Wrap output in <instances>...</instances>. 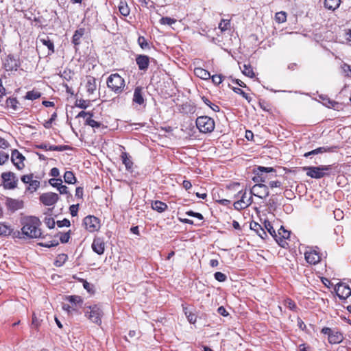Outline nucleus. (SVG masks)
Returning <instances> with one entry per match:
<instances>
[{"instance_id":"obj_6","label":"nucleus","mask_w":351,"mask_h":351,"mask_svg":"<svg viewBox=\"0 0 351 351\" xmlns=\"http://www.w3.org/2000/svg\"><path fill=\"white\" fill-rule=\"evenodd\" d=\"M1 178L3 181V187L5 189H14L17 187L18 178L13 172H3L1 174Z\"/></svg>"},{"instance_id":"obj_35","label":"nucleus","mask_w":351,"mask_h":351,"mask_svg":"<svg viewBox=\"0 0 351 351\" xmlns=\"http://www.w3.org/2000/svg\"><path fill=\"white\" fill-rule=\"evenodd\" d=\"M287 14L284 11H280L276 13L275 20L278 23H282L287 21Z\"/></svg>"},{"instance_id":"obj_62","label":"nucleus","mask_w":351,"mask_h":351,"mask_svg":"<svg viewBox=\"0 0 351 351\" xmlns=\"http://www.w3.org/2000/svg\"><path fill=\"white\" fill-rule=\"evenodd\" d=\"M297 325L302 330H306V326L300 317L297 318Z\"/></svg>"},{"instance_id":"obj_63","label":"nucleus","mask_w":351,"mask_h":351,"mask_svg":"<svg viewBox=\"0 0 351 351\" xmlns=\"http://www.w3.org/2000/svg\"><path fill=\"white\" fill-rule=\"evenodd\" d=\"M70 213L73 217H75L77 215L78 212V204L77 205H71L69 208Z\"/></svg>"},{"instance_id":"obj_10","label":"nucleus","mask_w":351,"mask_h":351,"mask_svg":"<svg viewBox=\"0 0 351 351\" xmlns=\"http://www.w3.org/2000/svg\"><path fill=\"white\" fill-rule=\"evenodd\" d=\"M84 224L85 226L86 229L90 232H93L99 230V219L92 215L86 216L84 219Z\"/></svg>"},{"instance_id":"obj_49","label":"nucleus","mask_w":351,"mask_h":351,"mask_svg":"<svg viewBox=\"0 0 351 351\" xmlns=\"http://www.w3.org/2000/svg\"><path fill=\"white\" fill-rule=\"evenodd\" d=\"M69 149V146L67 145H51L49 147V149L50 151H58V152H63Z\"/></svg>"},{"instance_id":"obj_11","label":"nucleus","mask_w":351,"mask_h":351,"mask_svg":"<svg viewBox=\"0 0 351 351\" xmlns=\"http://www.w3.org/2000/svg\"><path fill=\"white\" fill-rule=\"evenodd\" d=\"M58 199V195L52 192L45 193L40 196V201L46 206H52L55 204Z\"/></svg>"},{"instance_id":"obj_21","label":"nucleus","mask_w":351,"mask_h":351,"mask_svg":"<svg viewBox=\"0 0 351 351\" xmlns=\"http://www.w3.org/2000/svg\"><path fill=\"white\" fill-rule=\"evenodd\" d=\"M136 64L140 70H147L149 63V58L145 55H138L136 58Z\"/></svg>"},{"instance_id":"obj_37","label":"nucleus","mask_w":351,"mask_h":351,"mask_svg":"<svg viewBox=\"0 0 351 351\" xmlns=\"http://www.w3.org/2000/svg\"><path fill=\"white\" fill-rule=\"evenodd\" d=\"M278 239L280 241V239L285 241V239H288L290 236V232L286 230L283 227H281L278 230Z\"/></svg>"},{"instance_id":"obj_7","label":"nucleus","mask_w":351,"mask_h":351,"mask_svg":"<svg viewBox=\"0 0 351 351\" xmlns=\"http://www.w3.org/2000/svg\"><path fill=\"white\" fill-rule=\"evenodd\" d=\"M257 176L254 177L253 181L255 182H266L268 180L267 176L264 173H271V176H276V171L273 167H265L259 166L257 168Z\"/></svg>"},{"instance_id":"obj_2","label":"nucleus","mask_w":351,"mask_h":351,"mask_svg":"<svg viewBox=\"0 0 351 351\" xmlns=\"http://www.w3.org/2000/svg\"><path fill=\"white\" fill-rule=\"evenodd\" d=\"M332 165H319L317 167H303L302 170L306 171V176L315 179H320L330 175Z\"/></svg>"},{"instance_id":"obj_17","label":"nucleus","mask_w":351,"mask_h":351,"mask_svg":"<svg viewBox=\"0 0 351 351\" xmlns=\"http://www.w3.org/2000/svg\"><path fill=\"white\" fill-rule=\"evenodd\" d=\"M264 226L267 231L275 239L279 245L282 247H285L286 245H288L286 241H284L281 239H280V241L278 239V235L276 234L275 230L269 221H265Z\"/></svg>"},{"instance_id":"obj_64","label":"nucleus","mask_w":351,"mask_h":351,"mask_svg":"<svg viewBox=\"0 0 351 351\" xmlns=\"http://www.w3.org/2000/svg\"><path fill=\"white\" fill-rule=\"evenodd\" d=\"M70 239V234L69 232L62 234L60 238V241L62 243H67Z\"/></svg>"},{"instance_id":"obj_48","label":"nucleus","mask_w":351,"mask_h":351,"mask_svg":"<svg viewBox=\"0 0 351 351\" xmlns=\"http://www.w3.org/2000/svg\"><path fill=\"white\" fill-rule=\"evenodd\" d=\"M49 183L58 189V187L62 184V180L60 178H51L49 180Z\"/></svg>"},{"instance_id":"obj_47","label":"nucleus","mask_w":351,"mask_h":351,"mask_svg":"<svg viewBox=\"0 0 351 351\" xmlns=\"http://www.w3.org/2000/svg\"><path fill=\"white\" fill-rule=\"evenodd\" d=\"M233 90L234 93L242 95L243 97H244L246 100L248 101V102L251 101V97H250L247 93H245L242 89L234 87L233 88Z\"/></svg>"},{"instance_id":"obj_29","label":"nucleus","mask_w":351,"mask_h":351,"mask_svg":"<svg viewBox=\"0 0 351 351\" xmlns=\"http://www.w3.org/2000/svg\"><path fill=\"white\" fill-rule=\"evenodd\" d=\"M241 69L242 73L245 75H246L250 78H253L255 76V73L253 71V69L250 64H243V69L241 67Z\"/></svg>"},{"instance_id":"obj_43","label":"nucleus","mask_w":351,"mask_h":351,"mask_svg":"<svg viewBox=\"0 0 351 351\" xmlns=\"http://www.w3.org/2000/svg\"><path fill=\"white\" fill-rule=\"evenodd\" d=\"M93 117H88L86 120V124L92 127V128H99L101 126V123L96 121L95 120L92 119Z\"/></svg>"},{"instance_id":"obj_20","label":"nucleus","mask_w":351,"mask_h":351,"mask_svg":"<svg viewBox=\"0 0 351 351\" xmlns=\"http://www.w3.org/2000/svg\"><path fill=\"white\" fill-rule=\"evenodd\" d=\"M132 101L138 105H143L145 103V99L143 97V88L137 86L135 88L133 95Z\"/></svg>"},{"instance_id":"obj_31","label":"nucleus","mask_w":351,"mask_h":351,"mask_svg":"<svg viewBox=\"0 0 351 351\" xmlns=\"http://www.w3.org/2000/svg\"><path fill=\"white\" fill-rule=\"evenodd\" d=\"M64 182L67 184H74L76 182V178L73 173L70 171H67L64 174Z\"/></svg>"},{"instance_id":"obj_16","label":"nucleus","mask_w":351,"mask_h":351,"mask_svg":"<svg viewBox=\"0 0 351 351\" xmlns=\"http://www.w3.org/2000/svg\"><path fill=\"white\" fill-rule=\"evenodd\" d=\"M11 160L18 169H22L25 167L23 163L25 157L18 150L12 151Z\"/></svg>"},{"instance_id":"obj_34","label":"nucleus","mask_w":351,"mask_h":351,"mask_svg":"<svg viewBox=\"0 0 351 351\" xmlns=\"http://www.w3.org/2000/svg\"><path fill=\"white\" fill-rule=\"evenodd\" d=\"M19 101L16 98H8L6 100V106L13 110H18Z\"/></svg>"},{"instance_id":"obj_39","label":"nucleus","mask_w":351,"mask_h":351,"mask_svg":"<svg viewBox=\"0 0 351 351\" xmlns=\"http://www.w3.org/2000/svg\"><path fill=\"white\" fill-rule=\"evenodd\" d=\"M38 315H39V316H40V312L38 313V312L34 311L32 313V324L34 325L36 328H38L40 326V322L42 321V319L40 317H37Z\"/></svg>"},{"instance_id":"obj_9","label":"nucleus","mask_w":351,"mask_h":351,"mask_svg":"<svg viewBox=\"0 0 351 351\" xmlns=\"http://www.w3.org/2000/svg\"><path fill=\"white\" fill-rule=\"evenodd\" d=\"M250 194L263 199L269 196V191L268 186L264 184H255L250 191Z\"/></svg>"},{"instance_id":"obj_61","label":"nucleus","mask_w":351,"mask_h":351,"mask_svg":"<svg viewBox=\"0 0 351 351\" xmlns=\"http://www.w3.org/2000/svg\"><path fill=\"white\" fill-rule=\"evenodd\" d=\"M33 174L23 176L21 181L25 184H29L33 180Z\"/></svg>"},{"instance_id":"obj_46","label":"nucleus","mask_w":351,"mask_h":351,"mask_svg":"<svg viewBox=\"0 0 351 351\" xmlns=\"http://www.w3.org/2000/svg\"><path fill=\"white\" fill-rule=\"evenodd\" d=\"M40 186V182L36 180H32L29 183L28 190H31L32 192L36 191Z\"/></svg>"},{"instance_id":"obj_22","label":"nucleus","mask_w":351,"mask_h":351,"mask_svg":"<svg viewBox=\"0 0 351 351\" xmlns=\"http://www.w3.org/2000/svg\"><path fill=\"white\" fill-rule=\"evenodd\" d=\"M250 229L256 232L261 238L264 239L265 237H267V235L266 231L265 230L264 228H262V226L259 223L255 221H252L250 223Z\"/></svg>"},{"instance_id":"obj_12","label":"nucleus","mask_w":351,"mask_h":351,"mask_svg":"<svg viewBox=\"0 0 351 351\" xmlns=\"http://www.w3.org/2000/svg\"><path fill=\"white\" fill-rule=\"evenodd\" d=\"M305 259L309 264L315 265L321 261L319 253L315 249L310 248L304 253Z\"/></svg>"},{"instance_id":"obj_40","label":"nucleus","mask_w":351,"mask_h":351,"mask_svg":"<svg viewBox=\"0 0 351 351\" xmlns=\"http://www.w3.org/2000/svg\"><path fill=\"white\" fill-rule=\"evenodd\" d=\"M185 315L191 324H194L197 319V315L192 313L191 311H189V308H185Z\"/></svg>"},{"instance_id":"obj_55","label":"nucleus","mask_w":351,"mask_h":351,"mask_svg":"<svg viewBox=\"0 0 351 351\" xmlns=\"http://www.w3.org/2000/svg\"><path fill=\"white\" fill-rule=\"evenodd\" d=\"M10 234V230L5 225H0V236H7Z\"/></svg>"},{"instance_id":"obj_36","label":"nucleus","mask_w":351,"mask_h":351,"mask_svg":"<svg viewBox=\"0 0 351 351\" xmlns=\"http://www.w3.org/2000/svg\"><path fill=\"white\" fill-rule=\"evenodd\" d=\"M119 10L120 13L124 16H126L130 14V9L128 5L123 2H120L119 5Z\"/></svg>"},{"instance_id":"obj_38","label":"nucleus","mask_w":351,"mask_h":351,"mask_svg":"<svg viewBox=\"0 0 351 351\" xmlns=\"http://www.w3.org/2000/svg\"><path fill=\"white\" fill-rule=\"evenodd\" d=\"M219 28L220 29L221 32H223L230 28V20L223 19L219 24Z\"/></svg>"},{"instance_id":"obj_53","label":"nucleus","mask_w":351,"mask_h":351,"mask_svg":"<svg viewBox=\"0 0 351 351\" xmlns=\"http://www.w3.org/2000/svg\"><path fill=\"white\" fill-rule=\"evenodd\" d=\"M138 43L142 49H146L149 45L146 39L143 36H139L138 38Z\"/></svg>"},{"instance_id":"obj_23","label":"nucleus","mask_w":351,"mask_h":351,"mask_svg":"<svg viewBox=\"0 0 351 351\" xmlns=\"http://www.w3.org/2000/svg\"><path fill=\"white\" fill-rule=\"evenodd\" d=\"M86 88L88 95H93L95 93L97 88V84L96 80L94 77L89 76L87 77Z\"/></svg>"},{"instance_id":"obj_25","label":"nucleus","mask_w":351,"mask_h":351,"mask_svg":"<svg viewBox=\"0 0 351 351\" xmlns=\"http://www.w3.org/2000/svg\"><path fill=\"white\" fill-rule=\"evenodd\" d=\"M341 4V0H324V8L328 10L335 11Z\"/></svg>"},{"instance_id":"obj_28","label":"nucleus","mask_w":351,"mask_h":351,"mask_svg":"<svg viewBox=\"0 0 351 351\" xmlns=\"http://www.w3.org/2000/svg\"><path fill=\"white\" fill-rule=\"evenodd\" d=\"M152 208L159 213H162L167 210V205L162 202L156 200L152 202Z\"/></svg>"},{"instance_id":"obj_57","label":"nucleus","mask_w":351,"mask_h":351,"mask_svg":"<svg viewBox=\"0 0 351 351\" xmlns=\"http://www.w3.org/2000/svg\"><path fill=\"white\" fill-rule=\"evenodd\" d=\"M58 244H59V243L56 240H52V241H48V242H46L44 243H40V245L42 246L46 247H55V246H57Z\"/></svg>"},{"instance_id":"obj_44","label":"nucleus","mask_w":351,"mask_h":351,"mask_svg":"<svg viewBox=\"0 0 351 351\" xmlns=\"http://www.w3.org/2000/svg\"><path fill=\"white\" fill-rule=\"evenodd\" d=\"M67 256L64 254H60L58 256L57 260L55 262V265L57 267H60L62 265V264L66 261Z\"/></svg>"},{"instance_id":"obj_41","label":"nucleus","mask_w":351,"mask_h":351,"mask_svg":"<svg viewBox=\"0 0 351 351\" xmlns=\"http://www.w3.org/2000/svg\"><path fill=\"white\" fill-rule=\"evenodd\" d=\"M90 104L89 100L79 99L76 101L75 105L80 108L86 109Z\"/></svg>"},{"instance_id":"obj_52","label":"nucleus","mask_w":351,"mask_h":351,"mask_svg":"<svg viewBox=\"0 0 351 351\" xmlns=\"http://www.w3.org/2000/svg\"><path fill=\"white\" fill-rule=\"evenodd\" d=\"M213 82L215 84L219 85L222 82V80L223 79V76L221 75H213V76H210Z\"/></svg>"},{"instance_id":"obj_58","label":"nucleus","mask_w":351,"mask_h":351,"mask_svg":"<svg viewBox=\"0 0 351 351\" xmlns=\"http://www.w3.org/2000/svg\"><path fill=\"white\" fill-rule=\"evenodd\" d=\"M57 225L59 228H62V227H69L71 223H70V221L67 219H64L62 221H57Z\"/></svg>"},{"instance_id":"obj_1","label":"nucleus","mask_w":351,"mask_h":351,"mask_svg":"<svg viewBox=\"0 0 351 351\" xmlns=\"http://www.w3.org/2000/svg\"><path fill=\"white\" fill-rule=\"evenodd\" d=\"M40 221L36 217L27 218L23 223L21 231L23 235L28 238L36 239L41 237V230L39 228Z\"/></svg>"},{"instance_id":"obj_26","label":"nucleus","mask_w":351,"mask_h":351,"mask_svg":"<svg viewBox=\"0 0 351 351\" xmlns=\"http://www.w3.org/2000/svg\"><path fill=\"white\" fill-rule=\"evenodd\" d=\"M194 73L197 77L202 80H208L210 78V73L201 67L195 68L194 69Z\"/></svg>"},{"instance_id":"obj_33","label":"nucleus","mask_w":351,"mask_h":351,"mask_svg":"<svg viewBox=\"0 0 351 351\" xmlns=\"http://www.w3.org/2000/svg\"><path fill=\"white\" fill-rule=\"evenodd\" d=\"M41 97V93L37 90H32L27 92L25 99L28 100H35Z\"/></svg>"},{"instance_id":"obj_54","label":"nucleus","mask_w":351,"mask_h":351,"mask_svg":"<svg viewBox=\"0 0 351 351\" xmlns=\"http://www.w3.org/2000/svg\"><path fill=\"white\" fill-rule=\"evenodd\" d=\"M45 223L47 225V226L50 229L53 228L56 225L54 219L51 217H46L45 219Z\"/></svg>"},{"instance_id":"obj_14","label":"nucleus","mask_w":351,"mask_h":351,"mask_svg":"<svg viewBox=\"0 0 351 351\" xmlns=\"http://www.w3.org/2000/svg\"><path fill=\"white\" fill-rule=\"evenodd\" d=\"M335 290L340 299H346L351 295V289L349 286L342 283L337 284Z\"/></svg>"},{"instance_id":"obj_56","label":"nucleus","mask_w":351,"mask_h":351,"mask_svg":"<svg viewBox=\"0 0 351 351\" xmlns=\"http://www.w3.org/2000/svg\"><path fill=\"white\" fill-rule=\"evenodd\" d=\"M67 298H68L69 301H70L71 303H73L75 304H77L82 302L81 298L77 295L69 296Z\"/></svg>"},{"instance_id":"obj_27","label":"nucleus","mask_w":351,"mask_h":351,"mask_svg":"<svg viewBox=\"0 0 351 351\" xmlns=\"http://www.w3.org/2000/svg\"><path fill=\"white\" fill-rule=\"evenodd\" d=\"M40 43L43 45L46 46L49 49L48 55L54 53V45L53 43L49 38L48 36L40 38L39 39Z\"/></svg>"},{"instance_id":"obj_60","label":"nucleus","mask_w":351,"mask_h":351,"mask_svg":"<svg viewBox=\"0 0 351 351\" xmlns=\"http://www.w3.org/2000/svg\"><path fill=\"white\" fill-rule=\"evenodd\" d=\"M343 73L347 76H351V66L347 64H343L341 66Z\"/></svg>"},{"instance_id":"obj_32","label":"nucleus","mask_w":351,"mask_h":351,"mask_svg":"<svg viewBox=\"0 0 351 351\" xmlns=\"http://www.w3.org/2000/svg\"><path fill=\"white\" fill-rule=\"evenodd\" d=\"M121 159H122L123 164H124L125 166V168L127 169H131L132 167V165H133V162L129 158L127 153H125V152L122 153Z\"/></svg>"},{"instance_id":"obj_15","label":"nucleus","mask_w":351,"mask_h":351,"mask_svg":"<svg viewBox=\"0 0 351 351\" xmlns=\"http://www.w3.org/2000/svg\"><path fill=\"white\" fill-rule=\"evenodd\" d=\"M7 208L12 212L20 210L23 208L24 203L22 200L7 197L5 200Z\"/></svg>"},{"instance_id":"obj_59","label":"nucleus","mask_w":351,"mask_h":351,"mask_svg":"<svg viewBox=\"0 0 351 351\" xmlns=\"http://www.w3.org/2000/svg\"><path fill=\"white\" fill-rule=\"evenodd\" d=\"M9 158L8 154L5 152H0V165H3Z\"/></svg>"},{"instance_id":"obj_5","label":"nucleus","mask_w":351,"mask_h":351,"mask_svg":"<svg viewBox=\"0 0 351 351\" xmlns=\"http://www.w3.org/2000/svg\"><path fill=\"white\" fill-rule=\"evenodd\" d=\"M321 332L327 335L328 341L331 344L340 343L344 339L343 333L335 328L324 327Z\"/></svg>"},{"instance_id":"obj_13","label":"nucleus","mask_w":351,"mask_h":351,"mask_svg":"<svg viewBox=\"0 0 351 351\" xmlns=\"http://www.w3.org/2000/svg\"><path fill=\"white\" fill-rule=\"evenodd\" d=\"M20 66L19 59L12 55H8L4 62V68L6 71H16Z\"/></svg>"},{"instance_id":"obj_24","label":"nucleus","mask_w":351,"mask_h":351,"mask_svg":"<svg viewBox=\"0 0 351 351\" xmlns=\"http://www.w3.org/2000/svg\"><path fill=\"white\" fill-rule=\"evenodd\" d=\"M336 149V147H321L314 150L305 153L304 156L308 157L311 155L318 154L326 152H333Z\"/></svg>"},{"instance_id":"obj_51","label":"nucleus","mask_w":351,"mask_h":351,"mask_svg":"<svg viewBox=\"0 0 351 351\" xmlns=\"http://www.w3.org/2000/svg\"><path fill=\"white\" fill-rule=\"evenodd\" d=\"M215 278L219 282H224L227 279V276L223 273L217 271L214 274Z\"/></svg>"},{"instance_id":"obj_4","label":"nucleus","mask_w":351,"mask_h":351,"mask_svg":"<svg viewBox=\"0 0 351 351\" xmlns=\"http://www.w3.org/2000/svg\"><path fill=\"white\" fill-rule=\"evenodd\" d=\"M195 124L202 133H210L215 129L214 120L208 116H200L196 119Z\"/></svg>"},{"instance_id":"obj_19","label":"nucleus","mask_w":351,"mask_h":351,"mask_svg":"<svg viewBox=\"0 0 351 351\" xmlns=\"http://www.w3.org/2000/svg\"><path fill=\"white\" fill-rule=\"evenodd\" d=\"M90 311L87 312L88 314V318L94 323L100 324L101 322V308H90Z\"/></svg>"},{"instance_id":"obj_50","label":"nucleus","mask_w":351,"mask_h":351,"mask_svg":"<svg viewBox=\"0 0 351 351\" xmlns=\"http://www.w3.org/2000/svg\"><path fill=\"white\" fill-rule=\"evenodd\" d=\"M57 117V114L56 112H54L53 114H52L51 118L45 121V123L43 124L44 127L47 129H49L51 127V124L52 123L56 120Z\"/></svg>"},{"instance_id":"obj_30","label":"nucleus","mask_w":351,"mask_h":351,"mask_svg":"<svg viewBox=\"0 0 351 351\" xmlns=\"http://www.w3.org/2000/svg\"><path fill=\"white\" fill-rule=\"evenodd\" d=\"M84 34V30L82 29H77L75 32L73 38L72 43L76 46L80 43V39Z\"/></svg>"},{"instance_id":"obj_3","label":"nucleus","mask_w":351,"mask_h":351,"mask_svg":"<svg viewBox=\"0 0 351 351\" xmlns=\"http://www.w3.org/2000/svg\"><path fill=\"white\" fill-rule=\"evenodd\" d=\"M107 86L115 93H120L125 87V80L118 73L111 74L107 79Z\"/></svg>"},{"instance_id":"obj_18","label":"nucleus","mask_w":351,"mask_h":351,"mask_svg":"<svg viewBox=\"0 0 351 351\" xmlns=\"http://www.w3.org/2000/svg\"><path fill=\"white\" fill-rule=\"evenodd\" d=\"M92 249L97 254H103L105 250V243L103 239L101 238H95L92 243Z\"/></svg>"},{"instance_id":"obj_8","label":"nucleus","mask_w":351,"mask_h":351,"mask_svg":"<svg viewBox=\"0 0 351 351\" xmlns=\"http://www.w3.org/2000/svg\"><path fill=\"white\" fill-rule=\"evenodd\" d=\"M240 195V199L234 203V207L237 210L245 208L252 202V196H250L249 198L246 197V191H239L237 197H239Z\"/></svg>"},{"instance_id":"obj_42","label":"nucleus","mask_w":351,"mask_h":351,"mask_svg":"<svg viewBox=\"0 0 351 351\" xmlns=\"http://www.w3.org/2000/svg\"><path fill=\"white\" fill-rule=\"evenodd\" d=\"M176 23V20L170 17H162L160 19V23L162 25H168L171 26Z\"/></svg>"},{"instance_id":"obj_45","label":"nucleus","mask_w":351,"mask_h":351,"mask_svg":"<svg viewBox=\"0 0 351 351\" xmlns=\"http://www.w3.org/2000/svg\"><path fill=\"white\" fill-rule=\"evenodd\" d=\"M203 101L213 111L215 112H219L220 110V108L219 107L216 105V104H213L211 103V101L206 98V97H203Z\"/></svg>"}]
</instances>
